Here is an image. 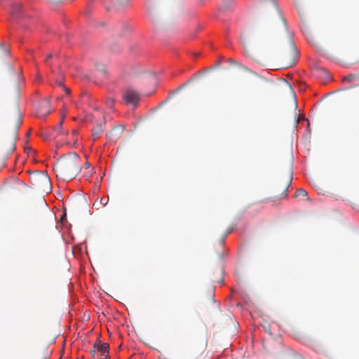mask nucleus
<instances>
[{
  "mask_svg": "<svg viewBox=\"0 0 359 359\" xmlns=\"http://www.w3.org/2000/svg\"><path fill=\"white\" fill-rule=\"evenodd\" d=\"M107 105L111 108L114 106V100L113 98H108L106 101Z\"/></svg>",
  "mask_w": 359,
  "mask_h": 359,
  "instance_id": "obj_22",
  "label": "nucleus"
},
{
  "mask_svg": "<svg viewBox=\"0 0 359 359\" xmlns=\"http://www.w3.org/2000/svg\"><path fill=\"white\" fill-rule=\"evenodd\" d=\"M21 11V5L19 4H13L12 6V15H15Z\"/></svg>",
  "mask_w": 359,
  "mask_h": 359,
  "instance_id": "obj_20",
  "label": "nucleus"
},
{
  "mask_svg": "<svg viewBox=\"0 0 359 359\" xmlns=\"http://www.w3.org/2000/svg\"><path fill=\"white\" fill-rule=\"evenodd\" d=\"M290 53H285L283 56V59L287 61V67L292 66L295 63L299 55L297 46L292 40L290 41Z\"/></svg>",
  "mask_w": 359,
  "mask_h": 359,
  "instance_id": "obj_8",
  "label": "nucleus"
},
{
  "mask_svg": "<svg viewBox=\"0 0 359 359\" xmlns=\"http://www.w3.org/2000/svg\"><path fill=\"white\" fill-rule=\"evenodd\" d=\"M294 196L296 198H305L306 201H309L310 198L308 196V193L306 190L304 189H299L296 191Z\"/></svg>",
  "mask_w": 359,
  "mask_h": 359,
  "instance_id": "obj_14",
  "label": "nucleus"
},
{
  "mask_svg": "<svg viewBox=\"0 0 359 359\" xmlns=\"http://www.w3.org/2000/svg\"><path fill=\"white\" fill-rule=\"evenodd\" d=\"M51 58H52V55L49 54V55H47L46 60L48 61V60H50Z\"/></svg>",
  "mask_w": 359,
  "mask_h": 359,
  "instance_id": "obj_25",
  "label": "nucleus"
},
{
  "mask_svg": "<svg viewBox=\"0 0 359 359\" xmlns=\"http://www.w3.org/2000/svg\"><path fill=\"white\" fill-rule=\"evenodd\" d=\"M50 113L49 109V102L48 101L42 102L37 111V116L39 118H45Z\"/></svg>",
  "mask_w": 359,
  "mask_h": 359,
  "instance_id": "obj_11",
  "label": "nucleus"
},
{
  "mask_svg": "<svg viewBox=\"0 0 359 359\" xmlns=\"http://www.w3.org/2000/svg\"><path fill=\"white\" fill-rule=\"evenodd\" d=\"M123 98L127 103L137 104L140 100V94L133 89L126 90Z\"/></svg>",
  "mask_w": 359,
  "mask_h": 359,
  "instance_id": "obj_9",
  "label": "nucleus"
},
{
  "mask_svg": "<svg viewBox=\"0 0 359 359\" xmlns=\"http://www.w3.org/2000/svg\"><path fill=\"white\" fill-rule=\"evenodd\" d=\"M72 134L74 135H76L77 134V131L76 130H73Z\"/></svg>",
  "mask_w": 359,
  "mask_h": 359,
  "instance_id": "obj_28",
  "label": "nucleus"
},
{
  "mask_svg": "<svg viewBox=\"0 0 359 359\" xmlns=\"http://www.w3.org/2000/svg\"><path fill=\"white\" fill-rule=\"evenodd\" d=\"M145 6L148 13L151 15L153 11L154 1L153 0H146Z\"/></svg>",
  "mask_w": 359,
  "mask_h": 359,
  "instance_id": "obj_18",
  "label": "nucleus"
},
{
  "mask_svg": "<svg viewBox=\"0 0 359 359\" xmlns=\"http://www.w3.org/2000/svg\"><path fill=\"white\" fill-rule=\"evenodd\" d=\"M292 180V172L290 169L288 173L287 180L280 184V182L277 183L274 187V193L276 194V198L279 197L280 199L286 198L287 197V191Z\"/></svg>",
  "mask_w": 359,
  "mask_h": 359,
  "instance_id": "obj_5",
  "label": "nucleus"
},
{
  "mask_svg": "<svg viewBox=\"0 0 359 359\" xmlns=\"http://www.w3.org/2000/svg\"><path fill=\"white\" fill-rule=\"evenodd\" d=\"M233 1L232 0H224L222 3L221 9L223 11H227L229 8L231 7Z\"/></svg>",
  "mask_w": 359,
  "mask_h": 359,
  "instance_id": "obj_17",
  "label": "nucleus"
},
{
  "mask_svg": "<svg viewBox=\"0 0 359 359\" xmlns=\"http://www.w3.org/2000/svg\"><path fill=\"white\" fill-rule=\"evenodd\" d=\"M96 74H100L104 77L107 74V68L104 65H99L97 66Z\"/></svg>",
  "mask_w": 359,
  "mask_h": 359,
  "instance_id": "obj_16",
  "label": "nucleus"
},
{
  "mask_svg": "<svg viewBox=\"0 0 359 359\" xmlns=\"http://www.w3.org/2000/svg\"><path fill=\"white\" fill-rule=\"evenodd\" d=\"M63 121H64V116H62V117L61 118V120H60V121L59 122V127H61V126H62V123H63Z\"/></svg>",
  "mask_w": 359,
  "mask_h": 359,
  "instance_id": "obj_24",
  "label": "nucleus"
},
{
  "mask_svg": "<svg viewBox=\"0 0 359 359\" xmlns=\"http://www.w3.org/2000/svg\"><path fill=\"white\" fill-rule=\"evenodd\" d=\"M243 48L247 55L255 59L257 53L264 50L266 44L262 39H251L245 37L243 41Z\"/></svg>",
  "mask_w": 359,
  "mask_h": 359,
  "instance_id": "obj_3",
  "label": "nucleus"
},
{
  "mask_svg": "<svg viewBox=\"0 0 359 359\" xmlns=\"http://www.w3.org/2000/svg\"><path fill=\"white\" fill-rule=\"evenodd\" d=\"M359 79L358 74H348L343 78V81L346 83L353 82Z\"/></svg>",
  "mask_w": 359,
  "mask_h": 359,
  "instance_id": "obj_15",
  "label": "nucleus"
},
{
  "mask_svg": "<svg viewBox=\"0 0 359 359\" xmlns=\"http://www.w3.org/2000/svg\"><path fill=\"white\" fill-rule=\"evenodd\" d=\"M105 121L104 120L102 122L98 123L95 128L92 130V137L94 141L97 140L100 134L103 132L102 126L104 125Z\"/></svg>",
  "mask_w": 359,
  "mask_h": 359,
  "instance_id": "obj_12",
  "label": "nucleus"
},
{
  "mask_svg": "<svg viewBox=\"0 0 359 359\" xmlns=\"http://www.w3.org/2000/svg\"><path fill=\"white\" fill-rule=\"evenodd\" d=\"M57 176L65 180L75 178L81 170L79 156L76 153H69L61 157L53 165Z\"/></svg>",
  "mask_w": 359,
  "mask_h": 359,
  "instance_id": "obj_1",
  "label": "nucleus"
},
{
  "mask_svg": "<svg viewBox=\"0 0 359 359\" xmlns=\"http://www.w3.org/2000/svg\"><path fill=\"white\" fill-rule=\"evenodd\" d=\"M129 0H104L103 4L107 11H120L129 6Z\"/></svg>",
  "mask_w": 359,
  "mask_h": 359,
  "instance_id": "obj_7",
  "label": "nucleus"
},
{
  "mask_svg": "<svg viewBox=\"0 0 359 359\" xmlns=\"http://www.w3.org/2000/svg\"><path fill=\"white\" fill-rule=\"evenodd\" d=\"M124 129L125 128L123 126H117L107 134V137L110 140L116 141L121 137Z\"/></svg>",
  "mask_w": 359,
  "mask_h": 359,
  "instance_id": "obj_10",
  "label": "nucleus"
},
{
  "mask_svg": "<svg viewBox=\"0 0 359 359\" xmlns=\"http://www.w3.org/2000/svg\"><path fill=\"white\" fill-rule=\"evenodd\" d=\"M65 217H66L65 215H63L62 217H61V218H60L61 222H63L64 219H65Z\"/></svg>",
  "mask_w": 359,
  "mask_h": 359,
  "instance_id": "obj_26",
  "label": "nucleus"
},
{
  "mask_svg": "<svg viewBox=\"0 0 359 359\" xmlns=\"http://www.w3.org/2000/svg\"><path fill=\"white\" fill-rule=\"evenodd\" d=\"M9 53L8 50L4 46L3 43H0V57L8 55Z\"/></svg>",
  "mask_w": 359,
  "mask_h": 359,
  "instance_id": "obj_19",
  "label": "nucleus"
},
{
  "mask_svg": "<svg viewBox=\"0 0 359 359\" xmlns=\"http://www.w3.org/2000/svg\"><path fill=\"white\" fill-rule=\"evenodd\" d=\"M65 90H66L67 93H69V90L67 88L65 87Z\"/></svg>",
  "mask_w": 359,
  "mask_h": 359,
  "instance_id": "obj_29",
  "label": "nucleus"
},
{
  "mask_svg": "<svg viewBox=\"0 0 359 359\" xmlns=\"http://www.w3.org/2000/svg\"><path fill=\"white\" fill-rule=\"evenodd\" d=\"M259 9L263 15L275 22L280 24L284 29H287L286 20L283 17L277 3L274 0L261 1Z\"/></svg>",
  "mask_w": 359,
  "mask_h": 359,
  "instance_id": "obj_2",
  "label": "nucleus"
},
{
  "mask_svg": "<svg viewBox=\"0 0 359 359\" xmlns=\"http://www.w3.org/2000/svg\"><path fill=\"white\" fill-rule=\"evenodd\" d=\"M93 205H97V206H98V205H99L97 204V201H95V202L94 203Z\"/></svg>",
  "mask_w": 359,
  "mask_h": 359,
  "instance_id": "obj_30",
  "label": "nucleus"
},
{
  "mask_svg": "<svg viewBox=\"0 0 359 359\" xmlns=\"http://www.w3.org/2000/svg\"><path fill=\"white\" fill-rule=\"evenodd\" d=\"M233 231V229H229L227 230L226 233L223 236L222 240H221V245H223L224 243V241L226 239V237L228 234H229Z\"/></svg>",
  "mask_w": 359,
  "mask_h": 359,
  "instance_id": "obj_21",
  "label": "nucleus"
},
{
  "mask_svg": "<svg viewBox=\"0 0 359 359\" xmlns=\"http://www.w3.org/2000/svg\"><path fill=\"white\" fill-rule=\"evenodd\" d=\"M14 149H15V145H14V144H13L12 150H14Z\"/></svg>",
  "mask_w": 359,
  "mask_h": 359,
  "instance_id": "obj_33",
  "label": "nucleus"
},
{
  "mask_svg": "<svg viewBox=\"0 0 359 359\" xmlns=\"http://www.w3.org/2000/svg\"><path fill=\"white\" fill-rule=\"evenodd\" d=\"M100 204L102 205H105L107 204V202H104L102 198L100 199Z\"/></svg>",
  "mask_w": 359,
  "mask_h": 359,
  "instance_id": "obj_23",
  "label": "nucleus"
},
{
  "mask_svg": "<svg viewBox=\"0 0 359 359\" xmlns=\"http://www.w3.org/2000/svg\"><path fill=\"white\" fill-rule=\"evenodd\" d=\"M57 83H58V85L62 86V83L61 81H57Z\"/></svg>",
  "mask_w": 359,
  "mask_h": 359,
  "instance_id": "obj_31",
  "label": "nucleus"
},
{
  "mask_svg": "<svg viewBox=\"0 0 359 359\" xmlns=\"http://www.w3.org/2000/svg\"><path fill=\"white\" fill-rule=\"evenodd\" d=\"M109 345L107 343H102L97 340L90 351L91 356L94 359H105L109 357Z\"/></svg>",
  "mask_w": 359,
  "mask_h": 359,
  "instance_id": "obj_4",
  "label": "nucleus"
},
{
  "mask_svg": "<svg viewBox=\"0 0 359 359\" xmlns=\"http://www.w3.org/2000/svg\"><path fill=\"white\" fill-rule=\"evenodd\" d=\"M85 167L86 168H88L89 167V163H86Z\"/></svg>",
  "mask_w": 359,
  "mask_h": 359,
  "instance_id": "obj_32",
  "label": "nucleus"
},
{
  "mask_svg": "<svg viewBox=\"0 0 359 359\" xmlns=\"http://www.w3.org/2000/svg\"><path fill=\"white\" fill-rule=\"evenodd\" d=\"M20 123H21L20 113V111L18 109L16 119L15 121V128H14V130L13 131V134H12V139L13 141H15L17 139L18 132V129L20 126Z\"/></svg>",
  "mask_w": 359,
  "mask_h": 359,
  "instance_id": "obj_13",
  "label": "nucleus"
},
{
  "mask_svg": "<svg viewBox=\"0 0 359 359\" xmlns=\"http://www.w3.org/2000/svg\"><path fill=\"white\" fill-rule=\"evenodd\" d=\"M220 271H221V274L223 276V274H224V270H223V268H222V267H221V269H220Z\"/></svg>",
  "mask_w": 359,
  "mask_h": 359,
  "instance_id": "obj_27",
  "label": "nucleus"
},
{
  "mask_svg": "<svg viewBox=\"0 0 359 359\" xmlns=\"http://www.w3.org/2000/svg\"><path fill=\"white\" fill-rule=\"evenodd\" d=\"M30 179L32 184L40 189H45L50 185L48 176L43 172H36Z\"/></svg>",
  "mask_w": 359,
  "mask_h": 359,
  "instance_id": "obj_6",
  "label": "nucleus"
}]
</instances>
